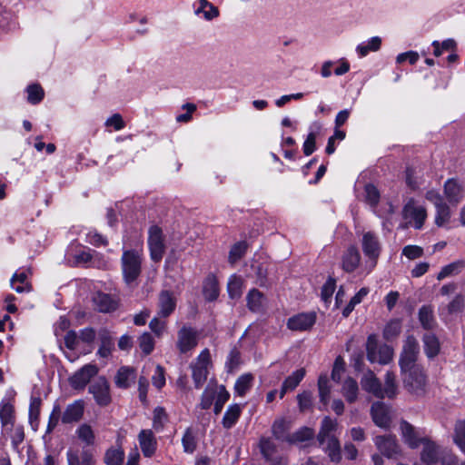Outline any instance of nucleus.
<instances>
[{"instance_id": "nucleus-2", "label": "nucleus", "mask_w": 465, "mask_h": 465, "mask_svg": "<svg viewBox=\"0 0 465 465\" xmlns=\"http://www.w3.org/2000/svg\"><path fill=\"white\" fill-rule=\"evenodd\" d=\"M338 423L330 417H324L322 421L318 440L323 450L332 462H339L341 459V445L339 440L333 435Z\"/></svg>"}, {"instance_id": "nucleus-40", "label": "nucleus", "mask_w": 465, "mask_h": 465, "mask_svg": "<svg viewBox=\"0 0 465 465\" xmlns=\"http://www.w3.org/2000/svg\"><path fill=\"white\" fill-rule=\"evenodd\" d=\"M78 439L85 445L90 446L94 443L95 435L92 427L86 423L80 425L75 430Z\"/></svg>"}, {"instance_id": "nucleus-64", "label": "nucleus", "mask_w": 465, "mask_h": 465, "mask_svg": "<svg viewBox=\"0 0 465 465\" xmlns=\"http://www.w3.org/2000/svg\"><path fill=\"white\" fill-rule=\"evenodd\" d=\"M95 336H96L95 331L93 328H89V327L81 330L80 333H79L80 341L86 343V344L93 343L95 340Z\"/></svg>"}, {"instance_id": "nucleus-60", "label": "nucleus", "mask_w": 465, "mask_h": 465, "mask_svg": "<svg viewBox=\"0 0 465 465\" xmlns=\"http://www.w3.org/2000/svg\"><path fill=\"white\" fill-rule=\"evenodd\" d=\"M64 345L67 349L73 351L75 350L78 342L80 341L79 335L74 331H68L64 335Z\"/></svg>"}, {"instance_id": "nucleus-42", "label": "nucleus", "mask_w": 465, "mask_h": 465, "mask_svg": "<svg viewBox=\"0 0 465 465\" xmlns=\"http://www.w3.org/2000/svg\"><path fill=\"white\" fill-rule=\"evenodd\" d=\"M101 345L97 351V354L102 358H107L114 348V342L107 331H103L99 334Z\"/></svg>"}, {"instance_id": "nucleus-9", "label": "nucleus", "mask_w": 465, "mask_h": 465, "mask_svg": "<svg viewBox=\"0 0 465 465\" xmlns=\"http://www.w3.org/2000/svg\"><path fill=\"white\" fill-rule=\"evenodd\" d=\"M89 392L100 406H107L112 401L110 384L105 377L100 376L89 386Z\"/></svg>"}, {"instance_id": "nucleus-61", "label": "nucleus", "mask_w": 465, "mask_h": 465, "mask_svg": "<svg viewBox=\"0 0 465 465\" xmlns=\"http://www.w3.org/2000/svg\"><path fill=\"white\" fill-rule=\"evenodd\" d=\"M402 254L410 260L420 258L423 254L421 247L417 245H407L402 250Z\"/></svg>"}, {"instance_id": "nucleus-19", "label": "nucleus", "mask_w": 465, "mask_h": 465, "mask_svg": "<svg viewBox=\"0 0 465 465\" xmlns=\"http://www.w3.org/2000/svg\"><path fill=\"white\" fill-rule=\"evenodd\" d=\"M93 302L95 308L101 312H111L118 307V300L104 292L94 294Z\"/></svg>"}, {"instance_id": "nucleus-4", "label": "nucleus", "mask_w": 465, "mask_h": 465, "mask_svg": "<svg viewBox=\"0 0 465 465\" xmlns=\"http://www.w3.org/2000/svg\"><path fill=\"white\" fill-rule=\"evenodd\" d=\"M361 246L366 257L365 270L371 272L377 265L381 253L382 245L377 233L371 231H362L361 233Z\"/></svg>"}, {"instance_id": "nucleus-22", "label": "nucleus", "mask_w": 465, "mask_h": 465, "mask_svg": "<svg viewBox=\"0 0 465 465\" xmlns=\"http://www.w3.org/2000/svg\"><path fill=\"white\" fill-rule=\"evenodd\" d=\"M401 430L403 440L411 449L418 448L422 443V440L425 439L420 438L415 428L405 420L401 422Z\"/></svg>"}, {"instance_id": "nucleus-44", "label": "nucleus", "mask_w": 465, "mask_h": 465, "mask_svg": "<svg viewBox=\"0 0 465 465\" xmlns=\"http://www.w3.org/2000/svg\"><path fill=\"white\" fill-rule=\"evenodd\" d=\"M318 389L321 402L326 406L330 401L331 386L327 375H321L318 380Z\"/></svg>"}, {"instance_id": "nucleus-8", "label": "nucleus", "mask_w": 465, "mask_h": 465, "mask_svg": "<svg viewBox=\"0 0 465 465\" xmlns=\"http://www.w3.org/2000/svg\"><path fill=\"white\" fill-rule=\"evenodd\" d=\"M201 332L194 327L184 324L177 331L176 347L180 353L192 351L197 345Z\"/></svg>"}, {"instance_id": "nucleus-37", "label": "nucleus", "mask_w": 465, "mask_h": 465, "mask_svg": "<svg viewBox=\"0 0 465 465\" xmlns=\"http://www.w3.org/2000/svg\"><path fill=\"white\" fill-rule=\"evenodd\" d=\"M382 399L385 397L393 398L398 392V386L396 383V376L392 371H387L385 374L384 387L381 386Z\"/></svg>"}, {"instance_id": "nucleus-49", "label": "nucleus", "mask_w": 465, "mask_h": 465, "mask_svg": "<svg viewBox=\"0 0 465 465\" xmlns=\"http://www.w3.org/2000/svg\"><path fill=\"white\" fill-rule=\"evenodd\" d=\"M124 453L120 449H111L105 453V462L107 465H122Z\"/></svg>"}, {"instance_id": "nucleus-25", "label": "nucleus", "mask_w": 465, "mask_h": 465, "mask_svg": "<svg viewBox=\"0 0 465 465\" xmlns=\"http://www.w3.org/2000/svg\"><path fill=\"white\" fill-rule=\"evenodd\" d=\"M175 306L176 302L173 293L168 291H163L159 295L158 315L163 318L168 317L173 312Z\"/></svg>"}, {"instance_id": "nucleus-16", "label": "nucleus", "mask_w": 465, "mask_h": 465, "mask_svg": "<svg viewBox=\"0 0 465 465\" xmlns=\"http://www.w3.org/2000/svg\"><path fill=\"white\" fill-rule=\"evenodd\" d=\"M30 274L29 268L15 272L10 280L12 289L17 293L30 292L32 291V285L28 279Z\"/></svg>"}, {"instance_id": "nucleus-57", "label": "nucleus", "mask_w": 465, "mask_h": 465, "mask_svg": "<svg viewBox=\"0 0 465 465\" xmlns=\"http://www.w3.org/2000/svg\"><path fill=\"white\" fill-rule=\"evenodd\" d=\"M229 398H230V394L225 390V387L224 386H221L219 388V391H218V393H217V397H216V401H215V403H214V413L215 414H219L221 412L224 403L229 400Z\"/></svg>"}, {"instance_id": "nucleus-39", "label": "nucleus", "mask_w": 465, "mask_h": 465, "mask_svg": "<svg viewBox=\"0 0 465 465\" xmlns=\"http://www.w3.org/2000/svg\"><path fill=\"white\" fill-rule=\"evenodd\" d=\"M291 428V422L284 420H276L272 425V434L278 440L287 441V438L290 437L288 431Z\"/></svg>"}, {"instance_id": "nucleus-13", "label": "nucleus", "mask_w": 465, "mask_h": 465, "mask_svg": "<svg viewBox=\"0 0 465 465\" xmlns=\"http://www.w3.org/2000/svg\"><path fill=\"white\" fill-rule=\"evenodd\" d=\"M422 450L420 453V460L427 465H437L444 452L435 442L429 439L422 440Z\"/></svg>"}, {"instance_id": "nucleus-41", "label": "nucleus", "mask_w": 465, "mask_h": 465, "mask_svg": "<svg viewBox=\"0 0 465 465\" xmlns=\"http://www.w3.org/2000/svg\"><path fill=\"white\" fill-rule=\"evenodd\" d=\"M242 279L235 274L229 278L227 284V291L230 298L238 299L241 297L242 292Z\"/></svg>"}, {"instance_id": "nucleus-50", "label": "nucleus", "mask_w": 465, "mask_h": 465, "mask_svg": "<svg viewBox=\"0 0 465 465\" xmlns=\"http://www.w3.org/2000/svg\"><path fill=\"white\" fill-rule=\"evenodd\" d=\"M27 94V101L32 104L40 103L44 98V90L39 84L29 85Z\"/></svg>"}, {"instance_id": "nucleus-48", "label": "nucleus", "mask_w": 465, "mask_h": 465, "mask_svg": "<svg viewBox=\"0 0 465 465\" xmlns=\"http://www.w3.org/2000/svg\"><path fill=\"white\" fill-rule=\"evenodd\" d=\"M401 331V322L400 320H392L387 323L383 331V337L386 340L396 338Z\"/></svg>"}, {"instance_id": "nucleus-23", "label": "nucleus", "mask_w": 465, "mask_h": 465, "mask_svg": "<svg viewBox=\"0 0 465 465\" xmlns=\"http://www.w3.org/2000/svg\"><path fill=\"white\" fill-rule=\"evenodd\" d=\"M136 377L135 370L129 366H122L118 369L114 383L120 389H127L134 383Z\"/></svg>"}, {"instance_id": "nucleus-1", "label": "nucleus", "mask_w": 465, "mask_h": 465, "mask_svg": "<svg viewBox=\"0 0 465 465\" xmlns=\"http://www.w3.org/2000/svg\"><path fill=\"white\" fill-rule=\"evenodd\" d=\"M425 199L431 203L436 210L435 223L445 226L451 218V207H456L465 197L463 185L456 179H448L443 185V196L436 189L425 193Z\"/></svg>"}, {"instance_id": "nucleus-47", "label": "nucleus", "mask_w": 465, "mask_h": 465, "mask_svg": "<svg viewBox=\"0 0 465 465\" xmlns=\"http://www.w3.org/2000/svg\"><path fill=\"white\" fill-rule=\"evenodd\" d=\"M247 243L245 242H236L230 250L229 252V262L232 264H234L237 261H239L247 251Z\"/></svg>"}, {"instance_id": "nucleus-20", "label": "nucleus", "mask_w": 465, "mask_h": 465, "mask_svg": "<svg viewBox=\"0 0 465 465\" xmlns=\"http://www.w3.org/2000/svg\"><path fill=\"white\" fill-rule=\"evenodd\" d=\"M362 389L379 399H382L381 383L372 371L366 372L361 381Z\"/></svg>"}, {"instance_id": "nucleus-52", "label": "nucleus", "mask_w": 465, "mask_h": 465, "mask_svg": "<svg viewBox=\"0 0 465 465\" xmlns=\"http://www.w3.org/2000/svg\"><path fill=\"white\" fill-rule=\"evenodd\" d=\"M139 347L145 355L150 354L154 349V340L149 332H143L139 337Z\"/></svg>"}, {"instance_id": "nucleus-21", "label": "nucleus", "mask_w": 465, "mask_h": 465, "mask_svg": "<svg viewBox=\"0 0 465 465\" xmlns=\"http://www.w3.org/2000/svg\"><path fill=\"white\" fill-rule=\"evenodd\" d=\"M371 417L373 422L381 428H388L391 417L388 408L382 402H375L371 406Z\"/></svg>"}, {"instance_id": "nucleus-46", "label": "nucleus", "mask_w": 465, "mask_h": 465, "mask_svg": "<svg viewBox=\"0 0 465 465\" xmlns=\"http://www.w3.org/2000/svg\"><path fill=\"white\" fill-rule=\"evenodd\" d=\"M454 442L458 445L462 452L465 453V420H460L455 423L454 427Z\"/></svg>"}, {"instance_id": "nucleus-31", "label": "nucleus", "mask_w": 465, "mask_h": 465, "mask_svg": "<svg viewBox=\"0 0 465 465\" xmlns=\"http://www.w3.org/2000/svg\"><path fill=\"white\" fill-rule=\"evenodd\" d=\"M424 352L429 359L436 357L440 350L438 338L432 333H426L422 337Z\"/></svg>"}, {"instance_id": "nucleus-5", "label": "nucleus", "mask_w": 465, "mask_h": 465, "mask_svg": "<svg viewBox=\"0 0 465 465\" xmlns=\"http://www.w3.org/2000/svg\"><path fill=\"white\" fill-rule=\"evenodd\" d=\"M404 387L412 394L423 395L427 385V376L420 365L411 366L401 371Z\"/></svg>"}, {"instance_id": "nucleus-33", "label": "nucleus", "mask_w": 465, "mask_h": 465, "mask_svg": "<svg viewBox=\"0 0 465 465\" xmlns=\"http://www.w3.org/2000/svg\"><path fill=\"white\" fill-rule=\"evenodd\" d=\"M0 420L4 430L14 426V407L9 402L2 401L0 404Z\"/></svg>"}, {"instance_id": "nucleus-54", "label": "nucleus", "mask_w": 465, "mask_h": 465, "mask_svg": "<svg viewBox=\"0 0 465 465\" xmlns=\"http://www.w3.org/2000/svg\"><path fill=\"white\" fill-rule=\"evenodd\" d=\"M260 449L264 458L270 460L273 456L276 447L271 439L262 438L260 440Z\"/></svg>"}, {"instance_id": "nucleus-38", "label": "nucleus", "mask_w": 465, "mask_h": 465, "mask_svg": "<svg viewBox=\"0 0 465 465\" xmlns=\"http://www.w3.org/2000/svg\"><path fill=\"white\" fill-rule=\"evenodd\" d=\"M314 436V431L312 429L308 427H303L291 434L290 437L287 438V442L292 444H299L303 443L308 440H312Z\"/></svg>"}, {"instance_id": "nucleus-55", "label": "nucleus", "mask_w": 465, "mask_h": 465, "mask_svg": "<svg viewBox=\"0 0 465 465\" xmlns=\"http://www.w3.org/2000/svg\"><path fill=\"white\" fill-rule=\"evenodd\" d=\"M312 393L308 391H304L297 395V401L299 409L301 411H305L312 406Z\"/></svg>"}, {"instance_id": "nucleus-34", "label": "nucleus", "mask_w": 465, "mask_h": 465, "mask_svg": "<svg viewBox=\"0 0 465 465\" xmlns=\"http://www.w3.org/2000/svg\"><path fill=\"white\" fill-rule=\"evenodd\" d=\"M465 268V260H457L450 264L443 266L437 275V279L441 281L447 277L457 275Z\"/></svg>"}, {"instance_id": "nucleus-18", "label": "nucleus", "mask_w": 465, "mask_h": 465, "mask_svg": "<svg viewBox=\"0 0 465 465\" xmlns=\"http://www.w3.org/2000/svg\"><path fill=\"white\" fill-rule=\"evenodd\" d=\"M139 444L143 454L150 458L156 450L157 442L151 430H142L138 435Z\"/></svg>"}, {"instance_id": "nucleus-30", "label": "nucleus", "mask_w": 465, "mask_h": 465, "mask_svg": "<svg viewBox=\"0 0 465 465\" xmlns=\"http://www.w3.org/2000/svg\"><path fill=\"white\" fill-rule=\"evenodd\" d=\"M246 301L250 311L259 312L263 310L266 299L260 291L252 289L246 296Z\"/></svg>"}, {"instance_id": "nucleus-27", "label": "nucleus", "mask_w": 465, "mask_h": 465, "mask_svg": "<svg viewBox=\"0 0 465 465\" xmlns=\"http://www.w3.org/2000/svg\"><path fill=\"white\" fill-rule=\"evenodd\" d=\"M361 254L355 246H350L342 255V269L347 272H352L359 266Z\"/></svg>"}, {"instance_id": "nucleus-59", "label": "nucleus", "mask_w": 465, "mask_h": 465, "mask_svg": "<svg viewBox=\"0 0 465 465\" xmlns=\"http://www.w3.org/2000/svg\"><path fill=\"white\" fill-rule=\"evenodd\" d=\"M365 193L366 201L372 206L376 205L380 199L378 189L372 184H367L365 186Z\"/></svg>"}, {"instance_id": "nucleus-56", "label": "nucleus", "mask_w": 465, "mask_h": 465, "mask_svg": "<svg viewBox=\"0 0 465 465\" xmlns=\"http://www.w3.org/2000/svg\"><path fill=\"white\" fill-rule=\"evenodd\" d=\"M183 447L185 452L193 453L196 449L195 437L190 429H187L182 439Z\"/></svg>"}, {"instance_id": "nucleus-10", "label": "nucleus", "mask_w": 465, "mask_h": 465, "mask_svg": "<svg viewBox=\"0 0 465 465\" xmlns=\"http://www.w3.org/2000/svg\"><path fill=\"white\" fill-rule=\"evenodd\" d=\"M209 363L210 352L205 349L198 355L196 362L191 365L193 380L197 389L201 388L207 379Z\"/></svg>"}, {"instance_id": "nucleus-32", "label": "nucleus", "mask_w": 465, "mask_h": 465, "mask_svg": "<svg viewBox=\"0 0 465 465\" xmlns=\"http://www.w3.org/2000/svg\"><path fill=\"white\" fill-rule=\"evenodd\" d=\"M241 413H242L241 405H239V404L230 405L227 408V410L223 415V418L222 420L223 426L227 430L233 427L236 424V422L238 421V420L241 416Z\"/></svg>"}, {"instance_id": "nucleus-28", "label": "nucleus", "mask_w": 465, "mask_h": 465, "mask_svg": "<svg viewBox=\"0 0 465 465\" xmlns=\"http://www.w3.org/2000/svg\"><path fill=\"white\" fill-rule=\"evenodd\" d=\"M252 271L254 272L256 277V282L262 287L267 286L270 284V280L268 278V273L271 269V264L266 261L258 262L254 261L251 265Z\"/></svg>"}, {"instance_id": "nucleus-29", "label": "nucleus", "mask_w": 465, "mask_h": 465, "mask_svg": "<svg viewBox=\"0 0 465 465\" xmlns=\"http://www.w3.org/2000/svg\"><path fill=\"white\" fill-rule=\"evenodd\" d=\"M68 465H94V460L92 453L88 450H83L81 454L77 451L69 450L66 453Z\"/></svg>"}, {"instance_id": "nucleus-7", "label": "nucleus", "mask_w": 465, "mask_h": 465, "mask_svg": "<svg viewBox=\"0 0 465 465\" xmlns=\"http://www.w3.org/2000/svg\"><path fill=\"white\" fill-rule=\"evenodd\" d=\"M420 354V344L413 335H409L403 341L402 350L400 354L399 365L401 371L408 370L411 366L418 365L416 363Z\"/></svg>"}, {"instance_id": "nucleus-43", "label": "nucleus", "mask_w": 465, "mask_h": 465, "mask_svg": "<svg viewBox=\"0 0 465 465\" xmlns=\"http://www.w3.org/2000/svg\"><path fill=\"white\" fill-rule=\"evenodd\" d=\"M358 383L355 380L348 378L344 381L342 385V394L347 401L353 402L358 396Z\"/></svg>"}, {"instance_id": "nucleus-3", "label": "nucleus", "mask_w": 465, "mask_h": 465, "mask_svg": "<svg viewBox=\"0 0 465 465\" xmlns=\"http://www.w3.org/2000/svg\"><path fill=\"white\" fill-rule=\"evenodd\" d=\"M143 252L138 250H124L121 257L123 279L131 288L137 286L142 272Z\"/></svg>"}, {"instance_id": "nucleus-36", "label": "nucleus", "mask_w": 465, "mask_h": 465, "mask_svg": "<svg viewBox=\"0 0 465 465\" xmlns=\"http://www.w3.org/2000/svg\"><path fill=\"white\" fill-rule=\"evenodd\" d=\"M381 39L379 36H373L367 42L360 44L356 51L361 57L366 56L370 52H376L381 48Z\"/></svg>"}, {"instance_id": "nucleus-6", "label": "nucleus", "mask_w": 465, "mask_h": 465, "mask_svg": "<svg viewBox=\"0 0 465 465\" xmlns=\"http://www.w3.org/2000/svg\"><path fill=\"white\" fill-rule=\"evenodd\" d=\"M367 359L374 363L382 365L388 364L393 359V349L387 345L378 343L377 338L374 334L368 337L366 342Z\"/></svg>"}, {"instance_id": "nucleus-51", "label": "nucleus", "mask_w": 465, "mask_h": 465, "mask_svg": "<svg viewBox=\"0 0 465 465\" xmlns=\"http://www.w3.org/2000/svg\"><path fill=\"white\" fill-rule=\"evenodd\" d=\"M203 293L208 301H213L218 297L219 289L213 277L208 278L203 287Z\"/></svg>"}, {"instance_id": "nucleus-62", "label": "nucleus", "mask_w": 465, "mask_h": 465, "mask_svg": "<svg viewBox=\"0 0 465 465\" xmlns=\"http://www.w3.org/2000/svg\"><path fill=\"white\" fill-rule=\"evenodd\" d=\"M149 327L156 336L160 337L165 330L166 322L165 321L160 320L158 317H154L151 320Z\"/></svg>"}, {"instance_id": "nucleus-24", "label": "nucleus", "mask_w": 465, "mask_h": 465, "mask_svg": "<svg viewBox=\"0 0 465 465\" xmlns=\"http://www.w3.org/2000/svg\"><path fill=\"white\" fill-rule=\"evenodd\" d=\"M375 444L379 450L385 456L391 458L398 452L399 446L393 436H378L375 438Z\"/></svg>"}, {"instance_id": "nucleus-15", "label": "nucleus", "mask_w": 465, "mask_h": 465, "mask_svg": "<svg viewBox=\"0 0 465 465\" xmlns=\"http://www.w3.org/2000/svg\"><path fill=\"white\" fill-rule=\"evenodd\" d=\"M95 364H85L78 370L71 378L70 384L74 389H84L90 380L98 373Z\"/></svg>"}, {"instance_id": "nucleus-11", "label": "nucleus", "mask_w": 465, "mask_h": 465, "mask_svg": "<svg viewBox=\"0 0 465 465\" xmlns=\"http://www.w3.org/2000/svg\"><path fill=\"white\" fill-rule=\"evenodd\" d=\"M148 245L151 259L154 262L162 260L164 253V244L162 230L158 226H151L149 229Z\"/></svg>"}, {"instance_id": "nucleus-63", "label": "nucleus", "mask_w": 465, "mask_h": 465, "mask_svg": "<svg viewBox=\"0 0 465 465\" xmlns=\"http://www.w3.org/2000/svg\"><path fill=\"white\" fill-rule=\"evenodd\" d=\"M152 381L153 386L157 389H161L165 384V377L163 368L160 365H157L154 371V374L152 377Z\"/></svg>"}, {"instance_id": "nucleus-45", "label": "nucleus", "mask_w": 465, "mask_h": 465, "mask_svg": "<svg viewBox=\"0 0 465 465\" xmlns=\"http://www.w3.org/2000/svg\"><path fill=\"white\" fill-rule=\"evenodd\" d=\"M253 377L252 374H243L240 376L234 385L235 392L239 396H243L252 387Z\"/></svg>"}, {"instance_id": "nucleus-35", "label": "nucleus", "mask_w": 465, "mask_h": 465, "mask_svg": "<svg viewBox=\"0 0 465 465\" xmlns=\"http://www.w3.org/2000/svg\"><path fill=\"white\" fill-rule=\"evenodd\" d=\"M419 320L424 329L432 330L436 326L433 310L430 306L424 305L420 309Z\"/></svg>"}, {"instance_id": "nucleus-26", "label": "nucleus", "mask_w": 465, "mask_h": 465, "mask_svg": "<svg viewBox=\"0 0 465 465\" xmlns=\"http://www.w3.org/2000/svg\"><path fill=\"white\" fill-rule=\"evenodd\" d=\"M84 402L82 401H75L69 404L62 415L63 423H72L78 421L84 414Z\"/></svg>"}, {"instance_id": "nucleus-12", "label": "nucleus", "mask_w": 465, "mask_h": 465, "mask_svg": "<svg viewBox=\"0 0 465 465\" xmlns=\"http://www.w3.org/2000/svg\"><path fill=\"white\" fill-rule=\"evenodd\" d=\"M403 216L413 221L416 229H420L427 218V211L424 206L418 205L414 199H410L403 208Z\"/></svg>"}, {"instance_id": "nucleus-53", "label": "nucleus", "mask_w": 465, "mask_h": 465, "mask_svg": "<svg viewBox=\"0 0 465 465\" xmlns=\"http://www.w3.org/2000/svg\"><path fill=\"white\" fill-rule=\"evenodd\" d=\"M304 376L305 370L303 368H301L293 371L290 376H288L283 382L286 384V387H289L292 391H293L302 381Z\"/></svg>"}, {"instance_id": "nucleus-14", "label": "nucleus", "mask_w": 465, "mask_h": 465, "mask_svg": "<svg viewBox=\"0 0 465 465\" xmlns=\"http://www.w3.org/2000/svg\"><path fill=\"white\" fill-rule=\"evenodd\" d=\"M316 314L314 312L298 313L288 319L287 327L293 331H306L315 324Z\"/></svg>"}, {"instance_id": "nucleus-58", "label": "nucleus", "mask_w": 465, "mask_h": 465, "mask_svg": "<svg viewBox=\"0 0 465 465\" xmlns=\"http://www.w3.org/2000/svg\"><path fill=\"white\" fill-rule=\"evenodd\" d=\"M42 401L39 397H32L29 406V420H36L39 419Z\"/></svg>"}, {"instance_id": "nucleus-17", "label": "nucleus", "mask_w": 465, "mask_h": 465, "mask_svg": "<svg viewBox=\"0 0 465 465\" xmlns=\"http://www.w3.org/2000/svg\"><path fill=\"white\" fill-rule=\"evenodd\" d=\"M194 14L206 21H212L220 15L218 7L208 0H197L194 5Z\"/></svg>"}]
</instances>
